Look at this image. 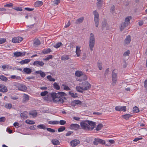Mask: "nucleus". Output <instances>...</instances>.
Listing matches in <instances>:
<instances>
[{
	"label": "nucleus",
	"mask_w": 147,
	"mask_h": 147,
	"mask_svg": "<svg viewBox=\"0 0 147 147\" xmlns=\"http://www.w3.org/2000/svg\"><path fill=\"white\" fill-rule=\"evenodd\" d=\"M67 96L66 94L64 92H61L57 93V98L56 100L57 103L63 104L65 102V100H67L65 97Z\"/></svg>",
	"instance_id": "obj_1"
},
{
	"label": "nucleus",
	"mask_w": 147,
	"mask_h": 147,
	"mask_svg": "<svg viewBox=\"0 0 147 147\" xmlns=\"http://www.w3.org/2000/svg\"><path fill=\"white\" fill-rule=\"evenodd\" d=\"M95 38L94 35L92 33L90 34V37L89 38V47L90 50L92 51L95 44Z\"/></svg>",
	"instance_id": "obj_2"
},
{
	"label": "nucleus",
	"mask_w": 147,
	"mask_h": 147,
	"mask_svg": "<svg viewBox=\"0 0 147 147\" xmlns=\"http://www.w3.org/2000/svg\"><path fill=\"white\" fill-rule=\"evenodd\" d=\"M106 143L107 142H105V140L98 138H95L93 142L94 144L95 145H97L98 144H104L106 146H108L110 145L109 143L107 144Z\"/></svg>",
	"instance_id": "obj_3"
},
{
	"label": "nucleus",
	"mask_w": 147,
	"mask_h": 147,
	"mask_svg": "<svg viewBox=\"0 0 147 147\" xmlns=\"http://www.w3.org/2000/svg\"><path fill=\"white\" fill-rule=\"evenodd\" d=\"M93 14L94 15V21L95 24L96 26L97 27L99 24V15L96 10L93 11Z\"/></svg>",
	"instance_id": "obj_4"
},
{
	"label": "nucleus",
	"mask_w": 147,
	"mask_h": 147,
	"mask_svg": "<svg viewBox=\"0 0 147 147\" xmlns=\"http://www.w3.org/2000/svg\"><path fill=\"white\" fill-rule=\"evenodd\" d=\"M80 85L82 86L83 87V90H86L89 89L91 87V85L88 82L84 81L81 83L80 84Z\"/></svg>",
	"instance_id": "obj_5"
},
{
	"label": "nucleus",
	"mask_w": 147,
	"mask_h": 147,
	"mask_svg": "<svg viewBox=\"0 0 147 147\" xmlns=\"http://www.w3.org/2000/svg\"><path fill=\"white\" fill-rule=\"evenodd\" d=\"M115 69H114L112 71V84L113 86H114L116 84V82L117 81V74L115 73Z\"/></svg>",
	"instance_id": "obj_6"
},
{
	"label": "nucleus",
	"mask_w": 147,
	"mask_h": 147,
	"mask_svg": "<svg viewBox=\"0 0 147 147\" xmlns=\"http://www.w3.org/2000/svg\"><path fill=\"white\" fill-rule=\"evenodd\" d=\"M85 121H82L80 123V125L81 127V128L85 130L86 131H90V126L89 125L86 123Z\"/></svg>",
	"instance_id": "obj_7"
},
{
	"label": "nucleus",
	"mask_w": 147,
	"mask_h": 147,
	"mask_svg": "<svg viewBox=\"0 0 147 147\" xmlns=\"http://www.w3.org/2000/svg\"><path fill=\"white\" fill-rule=\"evenodd\" d=\"M86 121L87 122L89 125L91 127H90V131H92L93 130L96 125V122L87 120H86Z\"/></svg>",
	"instance_id": "obj_8"
},
{
	"label": "nucleus",
	"mask_w": 147,
	"mask_h": 147,
	"mask_svg": "<svg viewBox=\"0 0 147 147\" xmlns=\"http://www.w3.org/2000/svg\"><path fill=\"white\" fill-rule=\"evenodd\" d=\"M115 109L118 111L125 112L127 110L126 107V106H117L115 107Z\"/></svg>",
	"instance_id": "obj_9"
},
{
	"label": "nucleus",
	"mask_w": 147,
	"mask_h": 147,
	"mask_svg": "<svg viewBox=\"0 0 147 147\" xmlns=\"http://www.w3.org/2000/svg\"><path fill=\"white\" fill-rule=\"evenodd\" d=\"M69 128L71 129L75 130H77L81 128L79 125L76 123L71 124Z\"/></svg>",
	"instance_id": "obj_10"
},
{
	"label": "nucleus",
	"mask_w": 147,
	"mask_h": 147,
	"mask_svg": "<svg viewBox=\"0 0 147 147\" xmlns=\"http://www.w3.org/2000/svg\"><path fill=\"white\" fill-rule=\"evenodd\" d=\"M23 39V38L21 37L18 36L13 38L12 42L14 43H19L21 42Z\"/></svg>",
	"instance_id": "obj_11"
},
{
	"label": "nucleus",
	"mask_w": 147,
	"mask_h": 147,
	"mask_svg": "<svg viewBox=\"0 0 147 147\" xmlns=\"http://www.w3.org/2000/svg\"><path fill=\"white\" fill-rule=\"evenodd\" d=\"M80 143V141L78 140L75 139L71 140L70 142L71 146L75 147L77 146Z\"/></svg>",
	"instance_id": "obj_12"
},
{
	"label": "nucleus",
	"mask_w": 147,
	"mask_h": 147,
	"mask_svg": "<svg viewBox=\"0 0 147 147\" xmlns=\"http://www.w3.org/2000/svg\"><path fill=\"white\" fill-rule=\"evenodd\" d=\"M54 102L57 103V102L56 100L57 98V93L55 92H53L50 94Z\"/></svg>",
	"instance_id": "obj_13"
},
{
	"label": "nucleus",
	"mask_w": 147,
	"mask_h": 147,
	"mask_svg": "<svg viewBox=\"0 0 147 147\" xmlns=\"http://www.w3.org/2000/svg\"><path fill=\"white\" fill-rule=\"evenodd\" d=\"M44 64V63L42 61H34L33 63L34 66L37 67L42 66Z\"/></svg>",
	"instance_id": "obj_14"
},
{
	"label": "nucleus",
	"mask_w": 147,
	"mask_h": 147,
	"mask_svg": "<svg viewBox=\"0 0 147 147\" xmlns=\"http://www.w3.org/2000/svg\"><path fill=\"white\" fill-rule=\"evenodd\" d=\"M26 53V52L22 53L20 52L16 51L13 53V55L15 57H17L24 56L25 55Z\"/></svg>",
	"instance_id": "obj_15"
},
{
	"label": "nucleus",
	"mask_w": 147,
	"mask_h": 147,
	"mask_svg": "<svg viewBox=\"0 0 147 147\" xmlns=\"http://www.w3.org/2000/svg\"><path fill=\"white\" fill-rule=\"evenodd\" d=\"M71 106L75 107L77 105H82V102L79 100H75L72 101L71 103Z\"/></svg>",
	"instance_id": "obj_16"
},
{
	"label": "nucleus",
	"mask_w": 147,
	"mask_h": 147,
	"mask_svg": "<svg viewBox=\"0 0 147 147\" xmlns=\"http://www.w3.org/2000/svg\"><path fill=\"white\" fill-rule=\"evenodd\" d=\"M8 91L7 88L5 85L0 84V92H5Z\"/></svg>",
	"instance_id": "obj_17"
},
{
	"label": "nucleus",
	"mask_w": 147,
	"mask_h": 147,
	"mask_svg": "<svg viewBox=\"0 0 147 147\" xmlns=\"http://www.w3.org/2000/svg\"><path fill=\"white\" fill-rule=\"evenodd\" d=\"M131 41V37L130 35H128L124 40V45L129 44Z\"/></svg>",
	"instance_id": "obj_18"
},
{
	"label": "nucleus",
	"mask_w": 147,
	"mask_h": 147,
	"mask_svg": "<svg viewBox=\"0 0 147 147\" xmlns=\"http://www.w3.org/2000/svg\"><path fill=\"white\" fill-rule=\"evenodd\" d=\"M20 116L23 119H27L28 117V112L25 111L22 113H21Z\"/></svg>",
	"instance_id": "obj_19"
},
{
	"label": "nucleus",
	"mask_w": 147,
	"mask_h": 147,
	"mask_svg": "<svg viewBox=\"0 0 147 147\" xmlns=\"http://www.w3.org/2000/svg\"><path fill=\"white\" fill-rule=\"evenodd\" d=\"M32 72V69L28 67L24 68L22 71L23 72H25L27 74H30Z\"/></svg>",
	"instance_id": "obj_20"
},
{
	"label": "nucleus",
	"mask_w": 147,
	"mask_h": 147,
	"mask_svg": "<svg viewBox=\"0 0 147 147\" xmlns=\"http://www.w3.org/2000/svg\"><path fill=\"white\" fill-rule=\"evenodd\" d=\"M19 90L24 91L27 90V88L26 86L24 85L20 84L18 86Z\"/></svg>",
	"instance_id": "obj_21"
},
{
	"label": "nucleus",
	"mask_w": 147,
	"mask_h": 147,
	"mask_svg": "<svg viewBox=\"0 0 147 147\" xmlns=\"http://www.w3.org/2000/svg\"><path fill=\"white\" fill-rule=\"evenodd\" d=\"M129 24L125 22L121 24V26L120 28L121 31H122Z\"/></svg>",
	"instance_id": "obj_22"
},
{
	"label": "nucleus",
	"mask_w": 147,
	"mask_h": 147,
	"mask_svg": "<svg viewBox=\"0 0 147 147\" xmlns=\"http://www.w3.org/2000/svg\"><path fill=\"white\" fill-rule=\"evenodd\" d=\"M35 73L37 74H40V76L42 78L45 77L46 76V74L45 72H43L41 70L36 71Z\"/></svg>",
	"instance_id": "obj_23"
},
{
	"label": "nucleus",
	"mask_w": 147,
	"mask_h": 147,
	"mask_svg": "<svg viewBox=\"0 0 147 147\" xmlns=\"http://www.w3.org/2000/svg\"><path fill=\"white\" fill-rule=\"evenodd\" d=\"M51 142L54 145H58L60 144L59 141L56 139L52 140Z\"/></svg>",
	"instance_id": "obj_24"
},
{
	"label": "nucleus",
	"mask_w": 147,
	"mask_h": 147,
	"mask_svg": "<svg viewBox=\"0 0 147 147\" xmlns=\"http://www.w3.org/2000/svg\"><path fill=\"white\" fill-rule=\"evenodd\" d=\"M30 61V59H26L22 60L21 61L19 62V63H20L21 65H24L25 64L28 63Z\"/></svg>",
	"instance_id": "obj_25"
},
{
	"label": "nucleus",
	"mask_w": 147,
	"mask_h": 147,
	"mask_svg": "<svg viewBox=\"0 0 147 147\" xmlns=\"http://www.w3.org/2000/svg\"><path fill=\"white\" fill-rule=\"evenodd\" d=\"M29 115H32L33 117H35L37 116V113L36 110H33L30 112Z\"/></svg>",
	"instance_id": "obj_26"
},
{
	"label": "nucleus",
	"mask_w": 147,
	"mask_h": 147,
	"mask_svg": "<svg viewBox=\"0 0 147 147\" xmlns=\"http://www.w3.org/2000/svg\"><path fill=\"white\" fill-rule=\"evenodd\" d=\"M40 44V42L38 38L35 39L34 41L33 45L35 47H37Z\"/></svg>",
	"instance_id": "obj_27"
},
{
	"label": "nucleus",
	"mask_w": 147,
	"mask_h": 147,
	"mask_svg": "<svg viewBox=\"0 0 147 147\" xmlns=\"http://www.w3.org/2000/svg\"><path fill=\"white\" fill-rule=\"evenodd\" d=\"M42 1H38L35 2L34 5L35 7H38L42 6Z\"/></svg>",
	"instance_id": "obj_28"
},
{
	"label": "nucleus",
	"mask_w": 147,
	"mask_h": 147,
	"mask_svg": "<svg viewBox=\"0 0 147 147\" xmlns=\"http://www.w3.org/2000/svg\"><path fill=\"white\" fill-rule=\"evenodd\" d=\"M106 26L107 28L106 30H107L109 29L108 24H107L106 22L105 21L103 22L102 23V30L104 29V28Z\"/></svg>",
	"instance_id": "obj_29"
},
{
	"label": "nucleus",
	"mask_w": 147,
	"mask_h": 147,
	"mask_svg": "<svg viewBox=\"0 0 147 147\" xmlns=\"http://www.w3.org/2000/svg\"><path fill=\"white\" fill-rule=\"evenodd\" d=\"M132 115L129 114H127L122 115L121 117L122 118L126 120L128 119L129 118L131 117Z\"/></svg>",
	"instance_id": "obj_30"
},
{
	"label": "nucleus",
	"mask_w": 147,
	"mask_h": 147,
	"mask_svg": "<svg viewBox=\"0 0 147 147\" xmlns=\"http://www.w3.org/2000/svg\"><path fill=\"white\" fill-rule=\"evenodd\" d=\"M97 2L96 3L98 9H100L102 5V0H97Z\"/></svg>",
	"instance_id": "obj_31"
},
{
	"label": "nucleus",
	"mask_w": 147,
	"mask_h": 147,
	"mask_svg": "<svg viewBox=\"0 0 147 147\" xmlns=\"http://www.w3.org/2000/svg\"><path fill=\"white\" fill-rule=\"evenodd\" d=\"M81 50L80 47L77 46L76 47V52L78 57H79L80 55Z\"/></svg>",
	"instance_id": "obj_32"
},
{
	"label": "nucleus",
	"mask_w": 147,
	"mask_h": 147,
	"mask_svg": "<svg viewBox=\"0 0 147 147\" xmlns=\"http://www.w3.org/2000/svg\"><path fill=\"white\" fill-rule=\"evenodd\" d=\"M84 20V18L82 17L77 20L75 22L76 24H80L82 23Z\"/></svg>",
	"instance_id": "obj_33"
},
{
	"label": "nucleus",
	"mask_w": 147,
	"mask_h": 147,
	"mask_svg": "<svg viewBox=\"0 0 147 147\" xmlns=\"http://www.w3.org/2000/svg\"><path fill=\"white\" fill-rule=\"evenodd\" d=\"M61 59L62 60L65 61L69 59L70 58L69 55H64L61 57Z\"/></svg>",
	"instance_id": "obj_34"
},
{
	"label": "nucleus",
	"mask_w": 147,
	"mask_h": 147,
	"mask_svg": "<svg viewBox=\"0 0 147 147\" xmlns=\"http://www.w3.org/2000/svg\"><path fill=\"white\" fill-rule=\"evenodd\" d=\"M76 89L77 91L79 92L82 93L83 92V87L82 86H76Z\"/></svg>",
	"instance_id": "obj_35"
},
{
	"label": "nucleus",
	"mask_w": 147,
	"mask_h": 147,
	"mask_svg": "<svg viewBox=\"0 0 147 147\" xmlns=\"http://www.w3.org/2000/svg\"><path fill=\"white\" fill-rule=\"evenodd\" d=\"M103 126V125L101 123H99L97 125L95 129L96 131H98L100 130Z\"/></svg>",
	"instance_id": "obj_36"
},
{
	"label": "nucleus",
	"mask_w": 147,
	"mask_h": 147,
	"mask_svg": "<svg viewBox=\"0 0 147 147\" xmlns=\"http://www.w3.org/2000/svg\"><path fill=\"white\" fill-rule=\"evenodd\" d=\"M51 51L50 49L48 48L47 49L42 51V52L44 54H47L50 53Z\"/></svg>",
	"instance_id": "obj_37"
},
{
	"label": "nucleus",
	"mask_w": 147,
	"mask_h": 147,
	"mask_svg": "<svg viewBox=\"0 0 147 147\" xmlns=\"http://www.w3.org/2000/svg\"><path fill=\"white\" fill-rule=\"evenodd\" d=\"M69 94L72 97L74 98H76L78 97L77 94L76 93L74 94V93L71 92V91H69Z\"/></svg>",
	"instance_id": "obj_38"
},
{
	"label": "nucleus",
	"mask_w": 147,
	"mask_h": 147,
	"mask_svg": "<svg viewBox=\"0 0 147 147\" xmlns=\"http://www.w3.org/2000/svg\"><path fill=\"white\" fill-rule=\"evenodd\" d=\"M37 127L39 129H46V127L44 124L39 125L37 126Z\"/></svg>",
	"instance_id": "obj_39"
},
{
	"label": "nucleus",
	"mask_w": 147,
	"mask_h": 147,
	"mask_svg": "<svg viewBox=\"0 0 147 147\" xmlns=\"http://www.w3.org/2000/svg\"><path fill=\"white\" fill-rule=\"evenodd\" d=\"M53 86L54 88L57 90H59L60 89V87L56 82H55L54 83Z\"/></svg>",
	"instance_id": "obj_40"
},
{
	"label": "nucleus",
	"mask_w": 147,
	"mask_h": 147,
	"mask_svg": "<svg viewBox=\"0 0 147 147\" xmlns=\"http://www.w3.org/2000/svg\"><path fill=\"white\" fill-rule=\"evenodd\" d=\"M75 75L77 77H80L82 75V71H77L76 72Z\"/></svg>",
	"instance_id": "obj_41"
},
{
	"label": "nucleus",
	"mask_w": 147,
	"mask_h": 147,
	"mask_svg": "<svg viewBox=\"0 0 147 147\" xmlns=\"http://www.w3.org/2000/svg\"><path fill=\"white\" fill-rule=\"evenodd\" d=\"M0 79L2 81L5 82L7 81L8 80L7 78L3 75L0 76Z\"/></svg>",
	"instance_id": "obj_42"
},
{
	"label": "nucleus",
	"mask_w": 147,
	"mask_h": 147,
	"mask_svg": "<svg viewBox=\"0 0 147 147\" xmlns=\"http://www.w3.org/2000/svg\"><path fill=\"white\" fill-rule=\"evenodd\" d=\"M48 123L50 124H59V122L57 121H50L48 122Z\"/></svg>",
	"instance_id": "obj_43"
},
{
	"label": "nucleus",
	"mask_w": 147,
	"mask_h": 147,
	"mask_svg": "<svg viewBox=\"0 0 147 147\" xmlns=\"http://www.w3.org/2000/svg\"><path fill=\"white\" fill-rule=\"evenodd\" d=\"M26 123L27 124H34L35 123V122L34 121L28 119L26 120Z\"/></svg>",
	"instance_id": "obj_44"
},
{
	"label": "nucleus",
	"mask_w": 147,
	"mask_h": 147,
	"mask_svg": "<svg viewBox=\"0 0 147 147\" xmlns=\"http://www.w3.org/2000/svg\"><path fill=\"white\" fill-rule=\"evenodd\" d=\"M63 45L61 42H59L54 45V47L56 48H57Z\"/></svg>",
	"instance_id": "obj_45"
},
{
	"label": "nucleus",
	"mask_w": 147,
	"mask_h": 147,
	"mask_svg": "<svg viewBox=\"0 0 147 147\" xmlns=\"http://www.w3.org/2000/svg\"><path fill=\"white\" fill-rule=\"evenodd\" d=\"M5 107L6 109H10L12 108V105L11 103H7L5 105Z\"/></svg>",
	"instance_id": "obj_46"
},
{
	"label": "nucleus",
	"mask_w": 147,
	"mask_h": 147,
	"mask_svg": "<svg viewBox=\"0 0 147 147\" xmlns=\"http://www.w3.org/2000/svg\"><path fill=\"white\" fill-rule=\"evenodd\" d=\"M133 111L134 113H137L139 112V108L136 106L134 107L133 109Z\"/></svg>",
	"instance_id": "obj_47"
},
{
	"label": "nucleus",
	"mask_w": 147,
	"mask_h": 147,
	"mask_svg": "<svg viewBox=\"0 0 147 147\" xmlns=\"http://www.w3.org/2000/svg\"><path fill=\"white\" fill-rule=\"evenodd\" d=\"M47 78L50 81L54 82L55 81V79L53 78L51 75H49L47 76Z\"/></svg>",
	"instance_id": "obj_48"
},
{
	"label": "nucleus",
	"mask_w": 147,
	"mask_h": 147,
	"mask_svg": "<svg viewBox=\"0 0 147 147\" xmlns=\"http://www.w3.org/2000/svg\"><path fill=\"white\" fill-rule=\"evenodd\" d=\"M65 127L62 126L59 128L58 129V131L59 132L63 131L65 130Z\"/></svg>",
	"instance_id": "obj_49"
},
{
	"label": "nucleus",
	"mask_w": 147,
	"mask_h": 147,
	"mask_svg": "<svg viewBox=\"0 0 147 147\" xmlns=\"http://www.w3.org/2000/svg\"><path fill=\"white\" fill-rule=\"evenodd\" d=\"M131 16H127L125 19V22H127V23L129 24L130 20L131 19Z\"/></svg>",
	"instance_id": "obj_50"
},
{
	"label": "nucleus",
	"mask_w": 147,
	"mask_h": 147,
	"mask_svg": "<svg viewBox=\"0 0 147 147\" xmlns=\"http://www.w3.org/2000/svg\"><path fill=\"white\" fill-rule=\"evenodd\" d=\"M52 58L53 56L52 55H49L46 58L44 59V60L45 61H47Z\"/></svg>",
	"instance_id": "obj_51"
},
{
	"label": "nucleus",
	"mask_w": 147,
	"mask_h": 147,
	"mask_svg": "<svg viewBox=\"0 0 147 147\" xmlns=\"http://www.w3.org/2000/svg\"><path fill=\"white\" fill-rule=\"evenodd\" d=\"M48 93V92L47 91H45L44 92H41L40 93V95L42 96H46Z\"/></svg>",
	"instance_id": "obj_52"
},
{
	"label": "nucleus",
	"mask_w": 147,
	"mask_h": 147,
	"mask_svg": "<svg viewBox=\"0 0 147 147\" xmlns=\"http://www.w3.org/2000/svg\"><path fill=\"white\" fill-rule=\"evenodd\" d=\"M129 54L130 51L129 50H128L124 53L123 54V56L125 57L128 56L129 55Z\"/></svg>",
	"instance_id": "obj_53"
},
{
	"label": "nucleus",
	"mask_w": 147,
	"mask_h": 147,
	"mask_svg": "<svg viewBox=\"0 0 147 147\" xmlns=\"http://www.w3.org/2000/svg\"><path fill=\"white\" fill-rule=\"evenodd\" d=\"M23 99L25 101H28L29 99V96L28 95L25 94L24 96Z\"/></svg>",
	"instance_id": "obj_54"
},
{
	"label": "nucleus",
	"mask_w": 147,
	"mask_h": 147,
	"mask_svg": "<svg viewBox=\"0 0 147 147\" xmlns=\"http://www.w3.org/2000/svg\"><path fill=\"white\" fill-rule=\"evenodd\" d=\"M12 9H15V10L19 11H22V9L21 7H16L14 8H12Z\"/></svg>",
	"instance_id": "obj_55"
},
{
	"label": "nucleus",
	"mask_w": 147,
	"mask_h": 147,
	"mask_svg": "<svg viewBox=\"0 0 147 147\" xmlns=\"http://www.w3.org/2000/svg\"><path fill=\"white\" fill-rule=\"evenodd\" d=\"M62 86L64 87V90H70V88L68 86H67L64 84H62Z\"/></svg>",
	"instance_id": "obj_56"
},
{
	"label": "nucleus",
	"mask_w": 147,
	"mask_h": 147,
	"mask_svg": "<svg viewBox=\"0 0 147 147\" xmlns=\"http://www.w3.org/2000/svg\"><path fill=\"white\" fill-rule=\"evenodd\" d=\"M6 40L5 38H0V44L4 43L6 42Z\"/></svg>",
	"instance_id": "obj_57"
},
{
	"label": "nucleus",
	"mask_w": 147,
	"mask_h": 147,
	"mask_svg": "<svg viewBox=\"0 0 147 147\" xmlns=\"http://www.w3.org/2000/svg\"><path fill=\"white\" fill-rule=\"evenodd\" d=\"M98 65L99 69L101 70L102 69V67L101 66V63L100 61H98Z\"/></svg>",
	"instance_id": "obj_58"
},
{
	"label": "nucleus",
	"mask_w": 147,
	"mask_h": 147,
	"mask_svg": "<svg viewBox=\"0 0 147 147\" xmlns=\"http://www.w3.org/2000/svg\"><path fill=\"white\" fill-rule=\"evenodd\" d=\"M13 6V4L12 3H9V4H6L4 5L5 7H10Z\"/></svg>",
	"instance_id": "obj_59"
},
{
	"label": "nucleus",
	"mask_w": 147,
	"mask_h": 147,
	"mask_svg": "<svg viewBox=\"0 0 147 147\" xmlns=\"http://www.w3.org/2000/svg\"><path fill=\"white\" fill-rule=\"evenodd\" d=\"M59 123L61 125H64L66 124V122L64 120H60L59 121Z\"/></svg>",
	"instance_id": "obj_60"
},
{
	"label": "nucleus",
	"mask_w": 147,
	"mask_h": 147,
	"mask_svg": "<svg viewBox=\"0 0 147 147\" xmlns=\"http://www.w3.org/2000/svg\"><path fill=\"white\" fill-rule=\"evenodd\" d=\"M46 129L47 130V131H48L51 132L53 133H54L55 132V130L52 128H47Z\"/></svg>",
	"instance_id": "obj_61"
},
{
	"label": "nucleus",
	"mask_w": 147,
	"mask_h": 147,
	"mask_svg": "<svg viewBox=\"0 0 147 147\" xmlns=\"http://www.w3.org/2000/svg\"><path fill=\"white\" fill-rule=\"evenodd\" d=\"M37 126L36 125H34L30 127V129L31 130H34L36 129Z\"/></svg>",
	"instance_id": "obj_62"
},
{
	"label": "nucleus",
	"mask_w": 147,
	"mask_h": 147,
	"mask_svg": "<svg viewBox=\"0 0 147 147\" xmlns=\"http://www.w3.org/2000/svg\"><path fill=\"white\" fill-rule=\"evenodd\" d=\"M6 120L5 117H0V122H3Z\"/></svg>",
	"instance_id": "obj_63"
},
{
	"label": "nucleus",
	"mask_w": 147,
	"mask_h": 147,
	"mask_svg": "<svg viewBox=\"0 0 147 147\" xmlns=\"http://www.w3.org/2000/svg\"><path fill=\"white\" fill-rule=\"evenodd\" d=\"M73 132L71 131H68L65 134V136H68L70 135Z\"/></svg>",
	"instance_id": "obj_64"
}]
</instances>
